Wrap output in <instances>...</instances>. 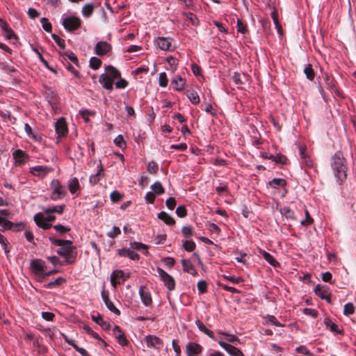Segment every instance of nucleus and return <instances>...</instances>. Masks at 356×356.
I'll return each mask as SVG.
<instances>
[{
	"instance_id": "obj_42",
	"label": "nucleus",
	"mask_w": 356,
	"mask_h": 356,
	"mask_svg": "<svg viewBox=\"0 0 356 356\" xmlns=\"http://www.w3.org/2000/svg\"><path fill=\"white\" fill-rule=\"evenodd\" d=\"M280 213L288 219H291V220L295 219L294 212L289 207H284L281 208Z\"/></svg>"
},
{
	"instance_id": "obj_30",
	"label": "nucleus",
	"mask_w": 356,
	"mask_h": 356,
	"mask_svg": "<svg viewBox=\"0 0 356 356\" xmlns=\"http://www.w3.org/2000/svg\"><path fill=\"white\" fill-rule=\"evenodd\" d=\"M24 130L26 135L29 138H32L34 141H40L41 140V136L37 134H35L33 131L31 127L28 123L24 124Z\"/></svg>"
},
{
	"instance_id": "obj_63",
	"label": "nucleus",
	"mask_w": 356,
	"mask_h": 356,
	"mask_svg": "<svg viewBox=\"0 0 356 356\" xmlns=\"http://www.w3.org/2000/svg\"><path fill=\"white\" fill-rule=\"evenodd\" d=\"M197 290L199 291V292L200 293H204V292H206L207 291V284L206 283L205 281L204 280H200L197 282Z\"/></svg>"
},
{
	"instance_id": "obj_16",
	"label": "nucleus",
	"mask_w": 356,
	"mask_h": 356,
	"mask_svg": "<svg viewBox=\"0 0 356 356\" xmlns=\"http://www.w3.org/2000/svg\"><path fill=\"white\" fill-rule=\"evenodd\" d=\"M113 332L115 338L118 339L119 344H120L122 346H126L128 345L129 341L119 326L115 325L113 330Z\"/></svg>"
},
{
	"instance_id": "obj_37",
	"label": "nucleus",
	"mask_w": 356,
	"mask_h": 356,
	"mask_svg": "<svg viewBox=\"0 0 356 356\" xmlns=\"http://www.w3.org/2000/svg\"><path fill=\"white\" fill-rule=\"evenodd\" d=\"M158 218L169 225H174L175 222V220L165 211L158 213Z\"/></svg>"
},
{
	"instance_id": "obj_26",
	"label": "nucleus",
	"mask_w": 356,
	"mask_h": 356,
	"mask_svg": "<svg viewBox=\"0 0 356 356\" xmlns=\"http://www.w3.org/2000/svg\"><path fill=\"white\" fill-rule=\"evenodd\" d=\"M323 79L326 86V88L332 91H333L337 96H340L341 94L339 91L337 89L333 79L327 74H325L323 76Z\"/></svg>"
},
{
	"instance_id": "obj_46",
	"label": "nucleus",
	"mask_w": 356,
	"mask_h": 356,
	"mask_svg": "<svg viewBox=\"0 0 356 356\" xmlns=\"http://www.w3.org/2000/svg\"><path fill=\"white\" fill-rule=\"evenodd\" d=\"M159 84L162 88H165L168 84V79L165 72H161L159 76Z\"/></svg>"
},
{
	"instance_id": "obj_27",
	"label": "nucleus",
	"mask_w": 356,
	"mask_h": 356,
	"mask_svg": "<svg viewBox=\"0 0 356 356\" xmlns=\"http://www.w3.org/2000/svg\"><path fill=\"white\" fill-rule=\"evenodd\" d=\"M105 70L106 72L104 74H108V76L113 81L120 77V73L115 67L108 65Z\"/></svg>"
},
{
	"instance_id": "obj_51",
	"label": "nucleus",
	"mask_w": 356,
	"mask_h": 356,
	"mask_svg": "<svg viewBox=\"0 0 356 356\" xmlns=\"http://www.w3.org/2000/svg\"><path fill=\"white\" fill-rule=\"evenodd\" d=\"M266 323H270L277 327H283L284 325L280 323L273 315H267L265 318Z\"/></svg>"
},
{
	"instance_id": "obj_15",
	"label": "nucleus",
	"mask_w": 356,
	"mask_h": 356,
	"mask_svg": "<svg viewBox=\"0 0 356 356\" xmlns=\"http://www.w3.org/2000/svg\"><path fill=\"white\" fill-rule=\"evenodd\" d=\"M31 270L34 274H40L45 271V262L42 259H35L31 263Z\"/></svg>"
},
{
	"instance_id": "obj_3",
	"label": "nucleus",
	"mask_w": 356,
	"mask_h": 356,
	"mask_svg": "<svg viewBox=\"0 0 356 356\" xmlns=\"http://www.w3.org/2000/svg\"><path fill=\"white\" fill-rule=\"evenodd\" d=\"M51 194L50 199L56 201L63 199L67 195V191L65 186L62 185L58 179H53L50 184Z\"/></svg>"
},
{
	"instance_id": "obj_28",
	"label": "nucleus",
	"mask_w": 356,
	"mask_h": 356,
	"mask_svg": "<svg viewBox=\"0 0 356 356\" xmlns=\"http://www.w3.org/2000/svg\"><path fill=\"white\" fill-rule=\"evenodd\" d=\"M68 188L72 195L76 193L80 190L79 182L76 177H73L69 180Z\"/></svg>"
},
{
	"instance_id": "obj_4",
	"label": "nucleus",
	"mask_w": 356,
	"mask_h": 356,
	"mask_svg": "<svg viewBox=\"0 0 356 356\" xmlns=\"http://www.w3.org/2000/svg\"><path fill=\"white\" fill-rule=\"evenodd\" d=\"M61 23L67 31H73L78 29L81 24V20L79 17L70 15L67 17H63L61 18Z\"/></svg>"
},
{
	"instance_id": "obj_6",
	"label": "nucleus",
	"mask_w": 356,
	"mask_h": 356,
	"mask_svg": "<svg viewBox=\"0 0 356 356\" xmlns=\"http://www.w3.org/2000/svg\"><path fill=\"white\" fill-rule=\"evenodd\" d=\"M156 272L159 274L160 280L163 282L165 286L169 290L172 291L175 287L174 278L161 268H157Z\"/></svg>"
},
{
	"instance_id": "obj_64",
	"label": "nucleus",
	"mask_w": 356,
	"mask_h": 356,
	"mask_svg": "<svg viewBox=\"0 0 356 356\" xmlns=\"http://www.w3.org/2000/svg\"><path fill=\"white\" fill-rule=\"evenodd\" d=\"M145 200L147 203L152 204L155 200V194L152 191H148L145 195Z\"/></svg>"
},
{
	"instance_id": "obj_12",
	"label": "nucleus",
	"mask_w": 356,
	"mask_h": 356,
	"mask_svg": "<svg viewBox=\"0 0 356 356\" xmlns=\"http://www.w3.org/2000/svg\"><path fill=\"white\" fill-rule=\"evenodd\" d=\"M35 224L43 229H48L51 227V223L47 221L46 216L43 213H37L33 216Z\"/></svg>"
},
{
	"instance_id": "obj_11",
	"label": "nucleus",
	"mask_w": 356,
	"mask_h": 356,
	"mask_svg": "<svg viewBox=\"0 0 356 356\" xmlns=\"http://www.w3.org/2000/svg\"><path fill=\"white\" fill-rule=\"evenodd\" d=\"M145 342L148 348L160 349L163 346L162 340L155 335H147L144 339Z\"/></svg>"
},
{
	"instance_id": "obj_54",
	"label": "nucleus",
	"mask_w": 356,
	"mask_h": 356,
	"mask_svg": "<svg viewBox=\"0 0 356 356\" xmlns=\"http://www.w3.org/2000/svg\"><path fill=\"white\" fill-rule=\"evenodd\" d=\"M121 233V231L119 227L116 226H113L111 230H110L107 236L111 238H115L118 235H119Z\"/></svg>"
},
{
	"instance_id": "obj_34",
	"label": "nucleus",
	"mask_w": 356,
	"mask_h": 356,
	"mask_svg": "<svg viewBox=\"0 0 356 356\" xmlns=\"http://www.w3.org/2000/svg\"><path fill=\"white\" fill-rule=\"evenodd\" d=\"M260 253L262 254L265 260L271 266L276 267L279 265V263L274 259V257L268 252L261 250Z\"/></svg>"
},
{
	"instance_id": "obj_44",
	"label": "nucleus",
	"mask_w": 356,
	"mask_h": 356,
	"mask_svg": "<svg viewBox=\"0 0 356 356\" xmlns=\"http://www.w3.org/2000/svg\"><path fill=\"white\" fill-rule=\"evenodd\" d=\"M187 97L193 104H197L200 103V97L197 92L191 91L187 94Z\"/></svg>"
},
{
	"instance_id": "obj_58",
	"label": "nucleus",
	"mask_w": 356,
	"mask_h": 356,
	"mask_svg": "<svg viewBox=\"0 0 356 356\" xmlns=\"http://www.w3.org/2000/svg\"><path fill=\"white\" fill-rule=\"evenodd\" d=\"M65 56L71 61L73 63L76 64V65H78V63H79V60H78V58L76 57V56L72 51H67L65 54Z\"/></svg>"
},
{
	"instance_id": "obj_29",
	"label": "nucleus",
	"mask_w": 356,
	"mask_h": 356,
	"mask_svg": "<svg viewBox=\"0 0 356 356\" xmlns=\"http://www.w3.org/2000/svg\"><path fill=\"white\" fill-rule=\"evenodd\" d=\"M195 324L197 326L198 329L204 333L206 335H207L209 338L216 340L214 337V333L212 330L208 329L202 322H201L200 320H197L195 321Z\"/></svg>"
},
{
	"instance_id": "obj_53",
	"label": "nucleus",
	"mask_w": 356,
	"mask_h": 356,
	"mask_svg": "<svg viewBox=\"0 0 356 356\" xmlns=\"http://www.w3.org/2000/svg\"><path fill=\"white\" fill-rule=\"evenodd\" d=\"M51 38L59 47H60L61 49L65 48V42L63 39L60 38L58 35L56 34H52Z\"/></svg>"
},
{
	"instance_id": "obj_48",
	"label": "nucleus",
	"mask_w": 356,
	"mask_h": 356,
	"mask_svg": "<svg viewBox=\"0 0 356 356\" xmlns=\"http://www.w3.org/2000/svg\"><path fill=\"white\" fill-rule=\"evenodd\" d=\"M355 307L353 303L348 302L344 305L343 314L345 316H350L355 312Z\"/></svg>"
},
{
	"instance_id": "obj_57",
	"label": "nucleus",
	"mask_w": 356,
	"mask_h": 356,
	"mask_svg": "<svg viewBox=\"0 0 356 356\" xmlns=\"http://www.w3.org/2000/svg\"><path fill=\"white\" fill-rule=\"evenodd\" d=\"M236 26L238 33L245 34L248 31L246 25L244 24L240 19L237 20Z\"/></svg>"
},
{
	"instance_id": "obj_43",
	"label": "nucleus",
	"mask_w": 356,
	"mask_h": 356,
	"mask_svg": "<svg viewBox=\"0 0 356 356\" xmlns=\"http://www.w3.org/2000/svg\"><path fill=\"white\" fill-rule=\"evenodd\" d=\"M113 143L117 147H120L122 149H124L127 147V144L125 140H124V137L121 134L118 135L115 138Z\"/></svg>"
},
{
	"instance_id": "obj_25",
	"label": "nucleus",
	"mask_w": 356,
	"mask_h": 356,
	"mask_svg": "<svg viewBox=\"0 0 356 356\" xmlns=\"http://www.w3.org/2000/svg\"><path fill=\"white\" fill-rule=\"evenodd\" d=\"M316 295L320 297L321 299L326 300L328 302H330V298L328 296V292L326 289L323 286L318 284L314 289Z\"/></svg>"
},
{
	"instance_id": "obj_61",
	"label": "nucleus",
	"mask_w": 356,
	"mask_h": 356,
	"mask_svg": "<svg viewBox=\"0 0 356 356\" xmlns=\"http://www.w3.org/2000/svg\"><path fill=\"white\" fill-rule=\"evenodd\" d=\"M158 165L154 162V161H150L147 164V171L150 173H156V172L158 171Z\"/></svg>"
},
{
	"instance_id": "obj_56",
	"label": "nucleus",
	"mask_w": 356,
	"mask_h": 356,
	"mask_svg": "<svg viewBox=\"0 0 356 356\" xmlns=\"http://www.w3.org/2000/svg\"><path fill=\"white\" fill-rule=\"evenodd\" d=\"M105 305H106V307L108 308V309H109L111 312H113L117 315L120 314V310L117 307H115V306L114 305V304L113 303L112 301L110 300V301L106 302Z\"/></svg>"
},
{
	"instance_id": "obj_24",
	"label": "nucleus",
	"mask_w": 356,
	"mask_h": 356,
	"mask_svg": "<svg viewBox=\"0 0 356 356\" xmlns=\"http://www.w3.org/2000/svg\"><path fill=\"white\" fill-rule=\"evenodd\" d=\"M13 158L15 160V163H17L19 165H23L26 160L27 159V156L26 154L21 149H17L15 150L13 154Z\"/></svg>"
},
{
	"instance_id": "obj_13",
	"label": "nucleus",
	"mask_w": 356,
	"mask_h": 356,
	"mask_svg": "<svg viewBox=\"0 0 356 356\" xmlns=\"http://www.w3.org/2000/svg\"><path fill=\"white\" fill-rule=\"evenodd\" d=\"M111 50V46L107 42H98L95 47V53L98 56H104Z\"/></svg>"
},
{
	"instance_id": "obj_22",
	"label": "nucleus",
	"mask_w": 356,
	"mask_h": 356,
	"mask_svg": "<svg viewBox=\"0 0 356 356\" xmlns=\"http://www.w3.org/2000/svg\"><path fill=\"white\" fill-rule=\"evenodd\" d=\"M99 82L104 88L108 90H113V81L108 76V74H105L104 73L101 74L99 78Z\"/></svg>"
},
{
	"instance_id": "obj_19",
	"label": "nucleus",
	"mask_w": 356,
	"mask_h": 356,
	"mask_svg": "<svg viewBox=\"0 0 356 356\" xmlns=\"http://www.w3.org/2000/svg\"><path fill=\"white\" fill-rule=\"evenodd\" d=\"M181 262L184 271L188 273L193 277L197 276V271L189 259H182Z\"/></svg>"
},
{
	"instance_id": "obj_45",
	"label": "nucleus",
	"mask_w": 356,
	"mask_h": 356,
	"mask_svg": "<svg viewBox=\"0 0 356 356\" xmlns=\"http://www.w3.org/2000/svg\"><path fill=\"white\" fill-rule=\"evenodd\" d=\"M269 159L275 161L277 163L284 164L286 162V157L281 154H277L276 155H270Z\"/></svg>"
},
{
	"instance_id": "obj_9",
	"label": "nucleus",
	"mask_w": 356,
	"mask_h": 356,
	"mask_svg": "<svg viewBox=\"0 0 356 356\" xmlns=\"http://www.w3.org/2000/svg\"><path fill=\"white\" fill-rule=\"evenodd\" d=\"M219 346L223 348L230 356H245L243 352L238 348L227 343L224 341H218Z\"/></svg>"
},
{
	"instance_id": "obj_2",
	"label": "nucleus",
	"mask_w": 356,
	"mask_h": 356,
	"mask_svg": "<svg viewBox=\"0 0 356 356\" xmlns=\"http://www.w3.org/2000/svg\"><path fill=\"white\" fill-rule=\"evenodd\" d=\"M60 248L56 250V252L60 256L65 258L67 264H72L76 257V249L72 245V243L69 240H63L62 245H59Z\"/></svg>"
},
{
	"instance_id": "obj_21",
	"label": "nucleus",
	"mask_w": 356,
	"mask_h": 356,
	"mask_svg": "<svg viewBox=\"0 0 356 356\" xmlns=\"http://www.w3.org/2000/svg\"><path fill=\"white\" fill-rule=\"evenodd\" d=\"M62 336L65 341L69 345L72 346L81 356H91L83 348L79 347L73 339H69L67 335L62 334Z\"/></svg>"
},
{
	"instance_id": "obj_40",
	"label": "nucleus",
	"mask_w": 356,
	"mask_h": 356,
	"mask_svg": "<svg viewBox=\"0 0 356 356\" xmlns=\"http://www.w3.org/2000/svg\"><path fill=\"white\" fill-rule=\"evenodd\" d=\"M151 189L155 195H161L164 193L165 189L162 186V184L157 181L151 186Z\"/></svg>"
},
{
	"instance_id": "obj_50",
	"label": "nucleus",
	"mask_w": 356,
	"mask_h": 356,
	"mask_svg": "<svg viewBox=\"0 0 356 356\" xmlns=\"http://www.w3.org/2000/svg\"><path fill=\"white\" fill-rule=\"evenodd\" d=\"M0 226H2L6 229H13L14 224L5 218L0 216Z\"/></svg>"
},
{
	"instance_id": "obj_10",
	"label": "nucleus",
	"mask_w": 356,
	"mask_h": 356,
	"mask_svg": "<svg viewBox=\"0 0 356 356\" xmlns=\"http://www.w3.org/2000/svg\"><path fill=\"white\" fill-rule=\"evenodd\" d=\"M202 346L195 342H188L186 346V354L187 356H199L202 352Z\"/></svg>"
},
{
	"instance_id": "obj_62",
	"label": "nucleus",
	"mask_w": 356,
	"mask_h": 356,
	"mask_svg": "<svg viewBox=\"0 0 356 356\" xmlns=\"http://www.w3.org/2000/svg\"><path fill=\"white\" fill-rule=\"evenodd\" d=\"M176 214L180 218H184L186 216V209L184 206H179L176 209Z\"/></svg>"
},
{
	"instance_id": "obj_1",
	"label": "nucleus",
	"mask_w": 356,
	"mask_h": 356,
	"mask_svg": "<svg viewBox=\"0 0 356 356\" xmlns=\"http://www.w3.org/2000/svg\"><path fill=\"white\" fill-rule=\"evenodd\" d=\"M331 167L334 175L339 184H341L347 178V165L343 153L337 152L332 157Z\"/></svg>"
},
{
	"instance_id": "obj_49",
	"label": "nucleus",
	"mask_w": 356,
	"mask_h": 356,
	"mask_svg": "<svg viewBox=\"0 0 356 356\" xmlns=\"http://www.w3.org/2000/svg\"><path fill=\"white\" fill-rule=\"evenodd\" d=\"M304 73L310 81H312L314 78V72L310 64L307 65L304 69Z\"/></svg>"
},
{
	"instance_id": "obj_23",
	"label": "nucleus",
	"mask_w": 356,
	"mask_h": 356,
	"mask_svg": "<svg viewBox=\"0 0 356 356\" xmlns=\"http://www.w3.org/2000/svg\"><path fill=\"white\" fill-rule=\"evenodd\" d=\"M91 318L93 321L99 325L104 330H108L110 329V324L108 322L104 321L103 318L99 314H92Z\"/></svg>"
},
{
	"instance_id": "obj_31",
	"label": "nucleus",
	"mask_w": 356,
	"mask_h": 356,
	"mask_svg": "<svg viewBox=\"0 0 356 356\" xmlns=\"http://www.w3.org/2000/svg\"><path fill=\"white\" fill-rule=\"evenodd\" d=\"M130 246L134 250L143 251L145 254L148 253V246L143 243L136 241L131 242Z\"/></svg>"
},
{
	"instance_id": "obj_18",
	"label": "nucleus",
	"mask_w": 356,
	"mask_h": 356,
	"mask_svg": "<svg viewBox=\"0 0 356 356\" xmlns=\"http://www.w3.org/2000/svg\"><path fill=\"white\" fill-rule=\"evenodd\" d=\"M139 295L142 302L147 307L151 305L152 300L149 291L145 286H140Z\"/></svg>"
},
{
	"instance_id": "obj_35",
	"label": "nucleus",
	"mask_w": 356,
	"mask_h": 356,
	"mask_svg": "<svg viewBox=\"0 0 356 356\" xmlns=\"http://www.w3.org/2000/svg\"><path fill=\"white\" fill-rule=\"evenodd\" d=\"M268 186L277 188L279 187H284L286 185V181L281 178H275L270 181L268 184Z\"/></svg>"
},
{
	"instance_id": "obj_41",
	"label": "nucleus",
	"mask_w": 356,
	"mask_h": 356,
	"mask_svg": "<svg viewBox=\"0 0 356 356\" xmlns=\"http://www.w3.org/2000/svg\"><path fill=\"white\" fill-rule=\"evenodd\" d=\"M218 334H221L222 336H225V340H227L229 343L238 342V343H241L240 339L234 334H229L227 332H222V331H219Z\"/></svg>"
},
{
	"instance_id": "obj_7",
	"label": "nucleus",
	"mask_w": 356,
	"mask_h": 356,
	"mask_svg": "<svg viewBox=\"0 0 356 356\" xmlns=\"http://www.w3.org/2000/svg\"><path fill=\"white\" fill-rule=\"evenodd\" d=\"M52 171L53 168L47 165H35L30 168V173L40 178H44Z\"/></svg>"
},
{
	"instance_id": "obj_17",
	"label": "nucleus",
	"mask_w": 356,
	"mask_h": 356,
	"mask_svg": "<svg viewBox=\"0 0 356 356\" xmlns=\"http://www.w3.org/2000/svg\"><path fill=\"white\" fill-rule=\"evenodd\" d=\"M118 254L120 257H128L134 261H137L140 259L139 254L129 248H122L118 250Z\"/></svg>"
},
{
	"instance_id": "obj_60",
	"label": "nucleus",
	"mask_w": 356,
	"mask_h": 356,
	"mask_svg": "<svg viewBox=\"0 0 356 356\" xmlns=\"http://www.w3.org/2000/svg\"><path fill=\"white\" fill-rule=\"evenodd\" d=\"M110 197H111V200L113 202H117L122 199V195H121L117 191H114L111 193Z\"/></svg>"
},
{
	"instance_id": "obj_52",
	"label": "nucleus",
	"mask_w": 356,
	"mask_h": 356,
	"mask_svg": "<svg viewBox=\"0 0 356 356\" xmlns=\"http://www.w3.org/2000/svg\"><path fill=\"white\" fill-rule=\"evenodd\" d=\"M183 248L188 252H191L195 248V243L192 240H187L183 243Z\"/></svg>"
},
{
	"instance_id": "obj_8",
	"label": "nucleus",
	"mask_w": 356,
	"mask_h": 356,
	"mask_svg": "<svg viewBox=\"0 0 356 356\" xmlns=\"http://www.w3.org/2000/svg\"><path fill=\"white\" fill-rule=\"evenodd\" d=\"M129 277V273H125L121 270H113L111 274V283L113 287L120 283V280L124 282Z\"/></svg>"
},
{
	"instance_id": "obj_55",
	"label": "nucleus",
	"mask_w": 356,
	"mask_h": 356,
	"mask_svg": "<svg viewBox=\"0 0 356 356\" xmlns=\"http://www.w3.org/2000/svg\"><path fill=\"white\" fill-rule=\"evenodd\" d=\"M40 22L42 23V28L44 31L47 32H51V24L50 22H49L48 19L45 17H42L40 19Z\"/></svg>"
},
{
	"instance_id": "obj_39",
	"label": "nucleus",
	"mask_w": 356,
	"mask_h": 356,
	"mask_svg": "<svg viewBox=\"0 0 356 356\" xmlns=\"http://www.w3.org/2000/svg\"><path fill=\"white\" fill-rule=\"evenodd\" d=\"M94 10V6L92 3H86L85 4L81 10V13L83 17H89L92 13Z\"/></svg>"
},
{
	"instance_id": "obj_38",
	"label": "nucleus",
	"mask_w": 356,
	"mask_h": 356,
	"mask_svg": "<svg viewBox=\"0 0 356 356\" xmlns=\"http://www.w3.org/2000/svg\"><path fill=\"white\" fill-rule=\"evenodd\" d=\"M66 282V280L64 277H59L56 278L54 281L50 282L46 284H44V287L47 289H51L54 287L59 286L63 283Z\"/></svg>"
},
{
	"instance_id": "obj_5",
	"label": "nucleus",
	"mask_w": 356,
	"mask_h": 356,
	"mask_svg": "<svg viewBox=\"0 0 356 356\" xmlns=\"http://www.w3.org/2000/svg\"><path fill=\"white\" fill-rule=\"evenodd\" d=\"M173 39L170 37H158L154 40V44L157 48L162 51H172L175 49L172 42Z\"/></svg>"
},
{
	"instance_id": "obj_33",
	"label": "nucleus",
	"mask_w": 356,
	"mask_h": 356,
	"mask_svg": "<svg viewBox=\"0 0 356 356\" xmlns=\"http://www.w3.org/2000/svg\"><path fill=\"white\" fill-rule=\"evenodd\" d=\"M65 209V205H58L54 206L51 207L43 208L42 210L44 213H58L61 214L63 213Z\"/></svg>"
},
{
	"instance_id": "obj_59",
	"label": "nucleus",
	"mask_w": 356,
	"mask_h": 356,
	"mask_svg": "<svg viewBox=\"0 0 356 356\" xmlns=\"http://www.w3.org/2000/svg\"><path fill=\"white\" fill-rule=\"evenodd\" d=\"M296 351L307 356H312L313 354L305 346H300L296 348Z\"/></svg>"
},
{
	"instance_id": "obj_47",
	"label": "nucleus",
	"mask_w": 356,
	"mask_h": 356,
	"mask_svg": "<svg viewBox=\"0 0 356 356\" xmlns=\"http://www.w3.org/2000/svg\"><path fill=\"white\" fill-rule=\"evenodd\" d=\"M102 61L97 57L93 56L90 59V67L93 70H97L100 67Z\"/></svg>"
},
{
	"instance_id": "obj_20",
	"label": "nucleus",
	"mask_w": 356,
	"mask_h": 356,
	"mask_svg": "<svg viewBox=\"0 0 356 356\" xmlns=\"http://www.w3.org/2000/svg\"><path fill=\"white\" fill-rule=\"evenodd\" d=\"M186 85V81L179 75L175 76L171 81V87L177 91L182 90Z\"/></svg>"
},
{
	"instance_id": "obj_32",
	"label": "nucleus",
	"mask_w": 356,
	"mask_h": 356,
	"mask_svg": "<svg viewBox=\"0 0 356 356\" xmlns=\"http://www.w3.org/2000/svg\"><path fill=\"white\" fill-rule=\"evenodd\" d=\"M103 170H104L103 166L100 164L99 169L98 170V171L95 174H94L90 177L89 181L90 184L95 185L99 182L101 177L103 176V173H102Z\"/></svg>"
},
{
	"instance_id": "obj_36",
	"label": "nucleus",
	"mask_w": 356,
	"mask_h": 356,
	"mask_svg": "<svg viewBox=\"0 0 356 356\" xmlns=\"http://www.w3.org/2000/svg\"><path fill=\"white\" fill-rule=\"evenodd\" d=\"M324 323L326 327H328L331 332L337 334H341L342 332V330L338 327V325L332 322L329 318H325Z\"/></svg>"
},
{
	"instance_id": "obj_14",
	"label": "nucleus",
	"mask_w": 356,
	"mask_h": 356,
	"mask_svg": "<svg viewBox=\"0 0 356 356\" xmlns=\"http://www.w3.org/2000/svg\"><path fill=\"white\" fill-rule=\"evenodd\" d=\"M55 129L58 137L65 136L68 131L67 124L63 118H59L55 123Z\"/></svg>"
}]
</instances>
